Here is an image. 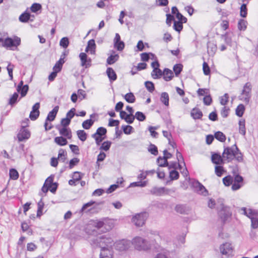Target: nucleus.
I'll use <instances>...</instances> for the list:
<instances>
[{
	"instance_id": "f257e3e1",
	"label": "nucleus",
	"mask_w": 258,
	"mask_h": 258,
	"mask_svg": "<svg viewBox=\"0 0 258 258\" xmlns=\"http://www.w3.org/2000/svg\"><path fill=\"white\" fill-rule=\"evenodd\" d=\"M222 156L223 159L228 162H231L234 158L238 162H241L243 160L242 155L236 144L231 147H225Z\"/></svg>"
},
{
	"instance_id": "f03ea898",
	"label": "nucleus",
	"mask_w": 258,
	"mask_h": 258,
	"mask_svg": "<svg viewBox=\"0 0 258 258\" xmlns=\"http://www.w3.org/2000/svg\"><path fill=\"white\" fill-rule=\"evenodd\" d=\"M239 211L241 212L242 214L250 219L251 228H258V210L242 207L239 209Z\"/></svg>"
},
{
	"instance_id": "7ed1b4c3",
	"label": "nucleus",
	"mask_w": 258,
	"mask_h": 258,
	"mask_svg": "<svg viewBox=\"0 0 258 258\" xmlns=\"http://www.w3.org/2000/svg\"><path fill=\"white\" fill-rule=\"evenodd\" d=\"M103 227L106 230L109 229L105 228V224L103 221L98 220H91L87 225L85 231L89 235H95L98 233L101 228Z\"/></svg>"
},
{
	"instance_id": "20e7f679",
	"label": "nucleus",
	"mask_w": 258,
	"mask_h": 258,
	"mask_svg": "<svg viewBox=\"0 0 258 258\" xmlns=\"http://www.w3.org/2000/svg\"><path fill=\"white\" fill-rule=\"evenodd\" d=\"M113 240L111 238L105 235L96 237L91 240V244L94 247H98L102 249L110 248L112 245Z\"/></svg>"
},
{
	"instance_id": "39448f33",
	"label": "nucleus",
	"mask_w": 258,
	"mask_h": 258,
	"mask_svg": "<svg viewBox=\"0 0 258 258\" xmlns=\"http://www.w3.org/2000/svg\"><path fill=\"white\" fill-rule=\"evenodd\" d=\"M131 243L136 249L140 251H146L151 247L149 242L146 239L140 236L134 237L132 239Z\"/></svg>"
},
{
	"instance_id": "423d86ee",
	"label": "nucleus",
	"mask_w": 258,
	"mask_h": 258,
	"mask_svg": "<svg viewBox=\"0 0 258 258\" xmlns=\"http://www.w3.org/2000/svg\"><path fill=\"white\" fill-rule=\"evenodd\" d=\"M0 42H2L3 46L6 48H10L11 50L17 49V47L21 44L20 38L15 36L14 38L7 37L4 39L0 38Z\"/></svg>"
},
{
	"instance_id": "0eeeda50",
	"label": "nucleus",
	"mask_w": 258,
	"mask_h": 258,
	"mask_svg": "<svg viewBox=\"0 0 258 258\" xmlns=\"http://www.w3.org/2000/svg\"><path fill=\"white\" fill-rule=\"evenodd\" d=\"M252 86L250 82H247L243 86L239 96V99L248 104L251 96Z\"/></svg>"
},
{
	"instance_id": "6e6552de",
	"label": "nucleus",
	"mask_w": 258,
	"mask_h": 258,
	"mask_svg": "<svg viewBox=\"0 0 258 258\" xmlns=\"http://www.w3.org/2000/svg\"><path fill=\"white\" fill-rule=\"evenodd\" d=\"M220 253L222 255V258H224V256L227 258H232L233 255V248L231 243L226 242L223 243L220 246Z\"/></svg>"
},
{
	"instance_id": "1a4fd4ad",
	"label": "nucleus",
	"mask_w": 258,
	"mask_h": 258,
	"mask_svg": "<svg viewBox=\"0 0 258 258\" xmlns=\"http://www.w3.org/2000/svg\"><path fill=\"white\" fill-rule=\"evenodd\" d=\"M149 215L147 212H142L134 216L132 218V222L137 227L143 226Z\"/></svg>"
},
{
	"instance_id": "9d476101",
	"label": "nucleus",
	"mask_w": 258,
	"mask_h": 258,
	"mask_svg": "<svg viewBox=\"0 0 258 258\" xmlns=\"http://www.w3.org/2000/svg\"><path fill=\"white\" fill-rule=\"evenodd\" d=\"M131 245V242L126 239H121L116 241L114 243V246L116 250L123 251L129 249Z\"/></svg>"
},
{
	"instance_id": "9b49d317",
	"label": "nucleus",
	"mask_w": 258,
	"mask_h": 258,
	"mask_svg": "<svg viewBox=\"0 0 258 258\" xmlns=\"http://www.w3.org/2000/svg\"><path fill=\"white\" fill-rule=\"evenodd\" d=\"M163 154L164 156L163 157H159L157 162L160 167H167L168 166L167 160L172 157V154L168 153L166 150L163 151Z\"/></svg>"
},
{
	"instance_id": "f8f14e48",
	"label": "nucleus",
	"mask_w": 258,
	"mask_h": 258,
	"mask_svg": "<svg viewBox=\"0 0 258 258\" xmlns=\"http://www.w3.org/2000/svg\"><path fill=\"white\" fill-rule=\"evenodd\" d=\"M193 185L198 194L204 196H206L208 195V191L205 187L198 181L194 182Z\"/></svg>"
},
{
	"instance_id": "ddd939ff",
	"label": "nucleus",
	"mask_w": 258,
	"mask_h": 258,
	"mask_svg": "<svg viewBox=\"0 0 258 258\" xmlns=\"http://www.w3.org/2000/svg\"><path fill=\"white\" fill-rule=\"evenodd\" d=\"M40 108V103H36L32 107V110L31 111L29 117L32 120H36L39 115V108Z\"/></svg>"
},
{
	"instance_id": "4468645a",
	"label": "nucleus",
	"mask_w": 258,
	"mask_h": 258,
	"mask_svg": "<svg viewBox=\"0 0 258 258\" xmlns=\"http://www.w3.org/2000/svg\"><path fill=\"white\" fill-rule=\"evenodd\" d=\"M79 57L81 61V66L87 68L91 66V59L88 58L87 54L84 52L80 53Z\"/></svg>"
},
{
	"instance_id": "2eb2a0df",
	"label": "nucleus",
	"mask_w": 258,
	"mask_h": 258,
	"mask_svg": "<svg viewBox=\"0 0 258 258\" xmlns=\"http://www.w3.org/2000/svg\"><path fill=\"white\" fill-rule=\"evenodd\" d=\"M30 136V132L25 128H22L18 133L17 137L20 142L27 140Z\"/></svg>"
},
{
	"instance_id": "dca6fc26",
	"label": "nucleus",
	"mask_w": 258,
	"mask_h": 258,
	"mask_svg": "<svg viewBox=\"0 0 258 258\" xmlns=\"http://www.w3.org/2000/svg\"><path fill=\"white\" fill-rule=\"evenodd\" d=\"M96 44L94 39H91L88 42L87 46L86 48V52H90L92 54L95 53Z\"/></svg>"
},
{
	"instance_id": "f3484780",
	"label": "nucleus",
	"mask_w": 258,
	"mask_h": 258,
	"mask_svg": "<svg viewBox=\"0 0 258 258\" xmlns=\"http://www.w3.org/2000/svg\"><path fill=\"white\" fill-rule=\"evenodd\" d=\"M211 160L213 163L217 165L223 164L224 163V160H225L223 159V156L222 157L220 154L217 153L212 154Z\"/></svg>"
},
{
	"instance_id": "a211bd4d",
	"label": "nucleus",
	"mask_w": 258,
	"mask_h": 258,
	"mask_svg": "<svg viewBox=\"0 0 258 258\" xmlns=\"http://www.w3.org/2000/svg\"><path fill=\"white\" fill-rule=\"evenodd\" d=\"M100 258H113V251L110 248L102 249L100 253Z\"/></svg>"
},
{
	"instance_id": "6ab92c4d",
	"label": "nucleus",
	"mask_w": 258,
	"mask_h": 258,
	"mask_svg": "<svg viewBox=\"0 0 258 258\" xmlns=\"http://www.w3.org/2000/svg\"><path fill=\"white\" fill-rule=\"evenodd\" d=\"M60 135L67 137L68 139H70L72 138L71 130L67 127H58Z\"/></svg>"
},
{
	"instance_id": "aec40b11",
	"label": "nucleus",
	"mask_w": 258,
	"mask_h": 258,
	"mask_svg": "<svg viewBox=\"0 0 258 258\" xmlns=\"http://www.w3.org/2000/svg\"><path fill=\"white\" fill-rule=\"evenodd\" d=\"M58 106H56L54 107L52 110L49 112L46 119V121H53L55 119L56 114L58 111Z\"/></svg>"
},
{
	"instance_id": "412c9836",
	"label": "nucleus",
	"mask_w": 258,
	"mask_h": 258,
	"mask_svg": "<svg viewBox=\"0 0 258 258\" xmlns=\"http://www.w3.org/2000/svg\"><path fill=\"white\" fill-rule=\"evenodd\" d=\"M106 74L111 82L116 80L117 75L112 68H108L106 70Z\"/></svg>"
},
{
	"instance_id": "4be33fe9",
	"label": "nucleus",
	"mask_w": 258,
	"mask_h": 258,
	"mask_svg": "<svg viewBox=\"0 0 258 258\" xmlns=\"http://www.w3.org/2000/svg\"><path fill=\"white\" fill-rule=\"evenodd\" d=\"M162 76L165 81H169L173 77V73L171 70L166 68L164 70Z\"/></svg>"
},
{
	"instance_id": "5701e85b",
	"label": "nucleus",
	"mask_w": 258,
	"mask_h": 258,
	"mask_svg": "<svg viewBox=\"0 0 258 258\" xmlns=\"http://www.w3.org/2000/svg\"><path fill=\"white\" fill-rule=\"evenodd\" d=\"M168 189L165 187H154L151 190V193L157 196H161L166 191H168Z\"/></svg>"
},
{
	"instance_id": "b1692460",
	"label": "nucleus",
	"mask_w": 258,
	"mask_h": 258,
	"mask_svg": "<svg viewBox=\"0 0 258 258\" xmlns=\"http://www.w3.org/2000/svg\"><path fill=\"white\" fill-rule=\"evenodd\" d=\"M175 210L181 214H187L189 209L186 206L183 205H178L175 208Z\"/></svg>"
},
{
	"instance_id": "393cba45",
	"label": "nucleus",
	"mask_w": 258,
	"mask_h": 258,
	"mask_svg": "<svg viewBox=\"0 0 258 258\" xmlns=\"http://www.w3.org/2000/svg\"><path fill=\"white\" fill-rule=\"evenodd\" d=\"M190 114L191 116L195 119H200L203 116L202 112L198 108H194Z\"/></svg>"
},
{
	"instance_id": "a878e982",
	"label": "nucleus",
	"mask_w": 258,
	"mask_h": 258,
	"mask_svg": "<svg viewBox=\"0 0 258 258\" xmlns=\"http://www.w3.org/2000/svg\"><path fill=\"white\" fill-rule=\"evenodd\" d=\"M217 50V46L216 45L211 42L208 43L207 44V51L208 54L210 55H213L215 53L216 51Z\"/></svg>"
},
{
	"instance_id": "bb28decb",
	"label": "nucleus",
	"mask_w": 258,
	"mask_h": 258,
	"mask_svg": "<svg viewBox=\"0 0 258 258\" xmlns=\"http://www.w3.org/2000/svg\"><path fill=\"white\" fill-rule=\"evenodd\" d=\"M227 207H224L223 204H221V209L222 210H224L225 213L224 214L222 213V211H221L220 213L221 218L222 219L223 221H226L228 218H229L231 216V213L227 210Z\"/></svg>"
},
{
	"instance_id": "cd10ccee",
	"label": "nucleus",
	"mask_w": 258,
	"mask_h": 258,
	"mask_svg": "<svg viewBox=\"0 0 258 258\" xmlns=\"http://www.w3.org/2000/svg\"><path fill=\"white\" fill-rule=\"evenodd\" d=\"M64 62L65 61L64 60H62V58H60L54 66L53 70L59 72L61 71L62 65Z\"/></svg>"
},
{
	"instance_id": "c85d7f7f",
	"label": "nucleus",
	"mask_w": 258,
	"mask_h": 258,
	"mask_svg": "<svg viewBox=\"0 0 258 258\" xmlns=\"http://www.w3.org/2000/svg\"><path fill=\"white\" fill-rule=\"evenodd\" d=\"M152 77L154 79L160 78L163 75V72L158 68L155 69L151 73Z\"/></svg>"
},
{
	"instance_id": "c756f323",
	"label": "nucleus",
	"mask_w": 258,
	"mask_h": 258,
	"mask_svg": "<svg viewBox=\"0 0 258 258\" xmlns=\"http://www.w3.org/2000/svg\"><path fill=\"white\" fill-rule=\"evenodd\" d=\"M185 235L182 234L177 237L175 241V244L177 245V246H181L185 243Z\"/></svg>"
},
{
	"instance_id": "7c9ffc66",
	"label": "nucleus",
	"mask_w": 258,
	"mask_h": 258,
	"mask_svg": "<svg viewBox=\"0 0 258 258\" xmlns=\"http://www.w3.org/2000/svg\"><path fill=\"white\" fill-rule=\"evenodd\" d=\"M160 101L166 106L169 105V95L166 92H163L161 94Z\"/></svg>"
},
{
	"instance_id": "2f4dec72",
	"label": "nucleus",
	"mask_w": 258,
	"mask_h": 258,
	"mask_svg": "<svg viewBox=\"0 0 258 258\" xmlns=\"http://www.w3.org/2000/svg\"><path fill=\"white\" fill-rule=\"evenodd\" d=\"M247 25V22L244 19H240L238 23V29L240 31H244L246 30Z\"/></svg>"
},
{
	"instance_id": "473e14b6",
	"label": "nucleus",
	"mask_w": 258,
	"mask_h": 258,
	"mask_svg": "<svg viewBox=\"0 0 258 258\" xmlns=\"http://www.w3.org/2000/svg\"><path fill=\"white\" fill-rule=\"evenodd\" d=\"M54 142L59 146H64L68 143L67 139L62 137H55L54 138Z\"/></svg>"
},
{
	"instance_id": "72a5a7b5",
	"label": "nucleus",
	"mask_w": 258,
	"mask_h": 258,
	"mask_svg": "<svg viewBox=\"0 0 258 258\" xmlns=\"http://www.w3.org/2000/svg\"><path fill=\"white\" fill-rule=\"evenodd\" d=\"M124 98L128 103H134L136 100V98L133 93H128L124 96Z\"/></svg>"
},
{
	"instance_id": "f704fd0d",
	"label": "nucleus",
	"mask_w": 258,
	"mask_h": 258,
	"mask_svg": "<svg viewBox=\"0 0 258 258\" xmlns=\"http://www.w3.org/2000/svg\"><path fill=\"white\" fill-rule=\"evenodd\" d=\"M30 14L28 13H24L22 14L19 18V21L21 22H27L30 18Z\"/></svg>"
},
{
	"instance_id": "c9c22d12",
	"label": "nucleus",
	"mask_w": 258,
	"mask_h": 258,
	"mask_svg": "<svg viewBox=\"0 0 258 258\" xmlns=\"http://www.w3.org/2000/svg\"><path fill=\"white\" fill-rule=\"evenodd\" d=\"M176 158L178 162V166L180 170L182 169V166L180 164V162H182L183 164V166H185V164L184 162L183 156L181 153H180L178 150L176 151Z\"/></svg>"
},
{
	"instance_id": "e433bc0d",
	"label": "nucleus",
	"mask_w": 258,
	"mask_h": 258,
	"mask_svg": "<svg viewBox=\"0 0 258 258\" xmlns=\"http://www.w3.org/2000/svg\"><path fill=\"white\" fill-rule=\"evenodd\" d=\"M119 58L118 54L111 55L107 59V62L109 64H112L115 63Z\"/></svg>"
},
{
	"instance_id": "4c0bfd02",
	"label": "nucleus",
	"mask_w": 258,
	"mask_h": 258,
	"mask_svg": "<svg viewBox=\"0 0 258 258\" xmlns=\"http://www.w3.org/2000/svg\"><path fill=\"white\" fill-rule=\"evenodd\" d=\"M9 175L10 178L13 180H17L19 176L18 171L14 168H12L10 170Z\"/></svg>"
},
{
	"instance_id": "58836bf2",
	"label": "nucleus",
	"mask_w": 258,
	"mask_h": 258,
	"mask_svg": "<svg viewBox=\"0 0 258 258\" xmlns=\"http://www.w3.org/2000/svg\"><path fill=\"white\" fill-rule=\"evenodd\" d=\"M106 132L107 130L105 128L103 127H100L97 130L96 132L92 135V137L97 136H102L105 135L106 134Z\"/></svg>"
},
{
	"instance_id": "ea45409f",
	"label": "nucleus",
	"mask_w": 258,
	"mask_h": 258,
	"mask_svg": "<svg viewBox=\"0 0 258 258\" xmlns=\"http://www.w3.org/2000/svg\"><path fill=\"white\" fill-rule=\"evenodd\" d=\"M163 135L165 138H166L168 139L169 144H170L172 147L174 148V146H175L176 145L174 142L171 141L172 136L171 134L167 131H163Z\"/></svg>"
},
{
	"instance_id": "a19ab883",
	"label": "nucleus",
	"mask_w": 258,
	"mask_h": 258,
	"mask_svg": "<svg viewBox=\"0 0 258 258\" xmlns=\"http://www.w3.org/2000/svg\"><path fill=\"white\" fill-rule=\"evenodd\" d=\"M215 138L218 141L224 142L226 140V137L224 134L221 132H217L215 134Z\"/></svg>"
},
{
	"instance_id": "79ce46f5",
	"label": "nucleus",
	"mask_w": 258,
	"mask_h": 258,
	"mask_svg": "<svg viewBox=\"0 0 258 258\" xmlns=\"http://www.w3.org/2000/svg\"><path fill=\"white\" fill-rule=\"evenodd\" d=\"M94 123V120L91 119H87L82 123V126L85 130L89 129Z\"/></svg>"
},
{
	"instance_id": "37998d69",
	"label": "nucleus",
	"mask_w": 258,
	"mask_h": 258,
	"mask_svg": "<svg viewBox=\"0 0 258 258\" xmlns=\"http://www.w3.org/2000/svg\"><path fill=\"white\" fill-rule=\"evenodd\" d=\"M246 4H243L240 7V15L241 17L245 18L247 14Z\"/></svg>"
},
{
	"instance_id": "c03bdc74",
	"label": "nucleus",
	"mask_w": 258,
	"mask_h": 258,
	"mask_svg": "<svg viewBox=\"0 0 258 258\" xmlns=\"http://www.w3.org/2000/svg\"><path fill=\"white\" fill-rule=\"evenodd\" d=\"M245 108L243 104L239 105L236 109V114L239 116L241 117L244 113Z\"/></svg>"
},
{
	"instance_id": "a18cd8bd",
	"label": "nucleus",
	"mask_w": 258,
	"mask_h": 258,
	"mask_svg": "<svg viewBox=\"0 0 258 258\" xmlns=\"http://www.w3.org/2000/svg\"><path fill=\"white\" fill-rule=\"evenodd\" d=\"M79 139L82 141H85L87 139V134L84 130H79L77 132Z\"/></svg>"
},
{
	"instance_id": "49530a36",
	"label": "nucleus",
	"mask_w": 258,
	"mask_h": 258,
	"mask_svg": "<svg viewBox=\"0 0 258 258\" xmlns=\"http://www.w3.org/2000/svg\"><path fill=\"white\" fill-rule=\"evenodd\" d=\"M182 22L175 21L174 22L173 28L174 30L178 32H180L182 28Z\"/></svg>"
},
{
	"instance_id": "de8ad7c7",
	"label": "nucleus",
	"mask_w": 258,
	"mask_h": 258,
	"mask_svg": "<svg viewBox=\"0 0 258 258\" xmlns=\"http://www.w3.org/2000/svg\"><path fill=\"white\" fill-rule=\"evenodd\" d=\"M66 155H67L66 152L64 150L60 149L58 151L57 159L59 160H61L62 162H64L66 158Z\"/></svg>"
},
{
	"instance_id": "09e8293b",
	"label": "nucleus",
	"mask_w": 258,
	"mask_h": 258,
	"mask_svg": "<svg viewBox=\"0 0 258 258\" xmlns=\"http://www.w3.org/2000/svg\"><path fill=\"white\" fill-rule=\"evenodd\" d=\"M145 85L148 91L151 93L153 92L155 90L154 84L150 81H146L145 83Z\"/></svg>"
},
{
	"instance_id": "8fccbe9b",
	"label": "nucleus",
	"mask_w": 258,
	"mask_h": 258,
	"mask_svg": "<svg viewBox=\"0 0 258 258\" xmlns=\"http://www.w3.org/2000/svg\"><path fill=\"white\" fill-rule=\"evenodd\" d=\"M233 181V177L230 175L227 176L223 178V183L226 186H229L230 184H232Z\"/></svg>"
},
{
	"instance_id": "3c124183",
	"label": "nucleus",
	"mask_w": 258,
	"mask_h": 258,
	"mask_svg": "<svg viewBox=\"0 0 258 258\" xmlns=\"http://www.w3.org/2000/svg\"><path fill=\"white\" fill-rule=\"evenodd\" d=\"M239 133L243 135H245L246 131L245 127V121L244 120H240L239 121Z\"/></svg>"
},
{
	"instance_id": "603ef678",
	"label": "nucleus",
	"mask_w": 258,
	"mask_h": 258,
	"mask_svg": "<svg viewBox=\"0 0 258 258\" xmlns=\"http://www.w3.org/2000/svg\"><path fill=\"white\" fill-rule=\"evenodd\" d=\"M111 144V142L110 141L104 142L100 147V150L107 151L109 149Z\"/></svg>"
},
{
	"instance_id": "864d4df0",
	"label": "nucleus",
	"mask_w": 258,
	"mask_h": 258,
	"mask_svg": "<svg viewBox=\"0 0 258 258\" xmlns=\"http://www.w3.org/2000/svg\"><path fill=\"white\" fill-rule=\"evenodd\" d=\"M134 116L137 118V119L140 121H143L146 119V116L145 114L140 111H137Z\"/></svg>"
},
{
	"instance_id": "5fc2aeb1",
	"label": "nucleus",
	"mask_w": 258,
	"mask_h": 258,
	"mask_svg": "<svg viewBox=\"0 0 258 258\" xmlns=\"http://www.w3.org/2000/svg\"><path fill=\"white\" fill-rule=\"evenodd\" d=\"M169 177L171 180H176L179 178V173L175 170H172L169 172Z\"/></svg>"
},
{
	"instance_id": "6e6d98bb",
	"label": "nucleus",
	"mask_w": 258,
	"mask_h": 258,
	"mask_svg": "<svg viewBox=\"0 0 258 258\" xmlns=\"http://www.w3.org/2000/svg\"><path fill=\"white\" fill-rule=\"evenodd\" d=\"M150 55H152L153 57H154L155 55L152 53H142L141 54V57L142 61H147L150 58Z\"/></svg>"
},
{
	"instance_id": "4d7b16f0",
	"label": "nucleus",
	"mask_w": 258,
	"mask_h": 258,
	"mask_svg": "<svg viewBox=\"0 0 258 258\" xmlns=\"http://www.w3.org/2000/svg\"><path fill=\"white\" fill-rule=\"evenodd\" d=\"M182 69V66L181 64H176L173 67V71L176 76L181 73Z\"/></svg>"
},
{
	"instance_id": "13d9d810",
	"label": "nucleus",
	"mask_w": 258,
	"mask_h": 258,
	"mask_svg": "<svg viewBox=\"0 0 258 258\" xmlns=\"http://www.w3.org/2000/svg\"><path fill=\"white\" fill-rule=\"evenodd\" d=\"M41 8L42 7L40 4L38 3H34L31 6L30 9L31 12L33 13H36L38 11L40 10Z\"/></svg>"
},
{
	"instance_id": "bf43d9fd",
	"label": "nucleus",
	"mask_w": 258,
	"mask_h": 258,
	"mask_svg": "<svg viewBox=\"0 0 258 258\" xmlns=\"http://www.w3.org/2000/svg\"><path fill=\"white\" fill-rule=\"evenodd\" d=\"M19 95L17 93H15L10 98L9 103L11 105L15 104L17 101Z\"/></svg>"
},
{
	"instance_id": "052dcab7",
	"label": "nucleus",
	"mask_w": 258,
	"mask_h": 258,
	"mask_svg": "<svg viewBox=\"0 0 258 258\" xmlns=\"http://www.w3.org/2000/svg\"><path fill=\"white\" fill-rule=\"evenodd\" d=\"M148 151L154 155H157L158 153L157 147L153 144H151L150 145Z\"/></svg>"
},
{
	"instance_id": "680f3d73",
	"label": "nucleus",
	"mask_w": 258,
	"mask_h": 258,
	"mask_svg": "<svg viewBox=\"0 0 258 258\" xmlns=\"http://www.w3.org/2000/svg\"><path fill=\"white\" fill-rule=\"evenodd\" d=\"M147 182L146 181H138V182H134L131 183L130 184V187H135V186H141L144 187L147 185Z\"/></svg>"
},
{
	"instance_id": "e2e57ef3",
	"label": "nucleus",
	"mask_w": 258,
	"mask_h": 258,
	"mask_svg": "<svg viewBox=\"0 0 258 258\" xmlns=\"http://www.w3.org/2000/svg\"><path fill=\"white\" fill-rule=\"evenodd\" d=\"M59 44L61 46L66 48L69 44V39L67 37H63L61 38Z\"/></svg>"
},
{
	"instance_id": "0e129e2a",
	"label": "nucleus",
	"mask_w": 258,
	"mask_h": 258,
	"mask_svg": "<svg viewBox=\"0 0 258 258\" xmlns=\"http://www.w3.org/2000/svg\"><path fill=\"white\" fill-rule=\"evenodd\" d=\"M114 47L118 51H122L124 47V43L123 41H120L118 42L114 43Z\"/></svg>"
},
{
	"instance_id": "69168bd1",
	"label": "nucleus",
	"mask_w": 258,
	"mask_h": 258,
	"mask_svg": "<svg viewBox=\"0 0 258 258\" xmlns=\"http://www.w3.org/2000/svg\"><path fill=\"white\" fill-rule=\"evenodd\" d=\"M122 129L125 134L129 135L132 132L133 127L130 125H122Z\"/></svg>"
},
{
	"instance_id": "338daca9",
	"label": "nucleus",
	"mask_w": 258,
	"mask_h": 258,
	"mask_svg": "<svg viewBox=\"0 0 258 258\" xmlns=\"http://www.w3.org/2000/svg\"><path fill=\"white\" fill-rule=\"evenodd\" d=\"M223 172H224V169L222 166H216L215 167V173L218 176H219V177L221 176Z\"/></svg>"
},
{
	"instance_id": "774afa93",
	"label": "nucleus",
	"mask_w": 258,
	"mask_h": 258,
	"mask_svg": "<svg viewBox=\"0 0 258 258\" xmlns=\"http://www.w3.org/2000/svg\"><path fill=\"white\" fill-rule=\"evenodd\" d=\"M229 95L228 94L225 93L224 96H222L220 98V103L222 105H226L228 101Z\"/></svg>"
}]
</instances>
